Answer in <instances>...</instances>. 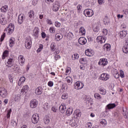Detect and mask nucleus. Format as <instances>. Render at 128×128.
Segmentation results:
<instances>
[{
  "label": "nucleus",
  "instance_id": "nucleus-1",
  "mask_svg": "<svg viewBox=\"0 0 128 128\" xmlns=\"http://www.w3.org/2000/svg\"><path fill=\"white\" fill-rule=\"evenodd\" d=\"M14 30V25L12 24H8V26L5 28L4 31L6 32L8 34H12Z\"/></svg>",
  "mask_w": 128,
  "mask_h": 128
},
{
  "label": "nucleus",
  "instance_id": "nucleus-2",
  "mask_svg": "<svg viewBox=\"0 0 128 128\" xmlns=\"http://www.w3.org/2000/svg\"><path fill=\"white\" fill-rule=\"evenodd\" d=\"M84 86V83L80 82V81H78L74 84V88L75 90H82Z\"/></svg>",
  "mask_w": 128,
  "mask_h": 128
},
{
  "label": "nucleus",
  "instance_id": "nucleus-3",
  "mask_svg": "<svg viewBox=\"0 0 128 128\" xmlns=\"http://www.w3.org/2000/svg\"><path fill=\"white\" fill-rule=\"evenodd\" d=\"M0 96H1L2 98H6V96H8V91H6V90L4 87H2L0 88Z\"/></svg>",
  "mask_w": 128,
  "mask_h": 128
},
{
  "label": "nucleus",
  "instance_id": "nucleus-4",
  "mask_svg": "<svg viewBox=\"0 0 128 128\" xmlns=\"http://www.w3.org/2000/svg\"><path fill=\"white\" fill-rule=\"evenodd\" d=\"M86 14L88 18H90L94 16V10L92 9H86L84 12V14L86 16Z\"/></svg>",
  "mask_w": 128,
  "mask_h": 128
},
{
  "label": "nucleus",
  "instance_id": "nucleus-5",
  "mask_svg": "<svg viewBox=\"0 0 128 128\" xmlns=\"http://www.w3.org/2000/svg\"><path fill=\"white\" fill-rule=\"evenodd\" d=\"M38 120H40V116H38V114H34L32 116V124H38Z\"/></svg>",
  "mask_w": 128,
  "mask_h": 128
},
{
  "label": "nucleus",
  "instance_id": "nucleus-6",
  "mask_svg": "<svg viewBox=\"0 0 128 128\" xmlns=\"http://www.w3.org/2000/svg\"><path fill=\"white\" fill-rule=\"evenodd\" d=\"M7 64V66H8V68L12 67L14 70H18V67L12 66V58H9L8 60Z\"/></svg>",
  "mask_w": 128,
  "mask_h": 128
},
{
  "label": "nucleus",
  "instance_id": "nucleus-7",
  "mask_svg": "<svg viewBox=\"0 0 128 128\" xmlns=\"http://www.w3.org/2000/svg\"><path fill=\"white\" fill-rule=\"evenodd\" d=\"M38 102L36 99H33L30 102V106L32 108H36L38 106Z\"/></svg>",
  "mask_w": 128,
  "mask_h": 128
},
{
  "label": "nucleus",
  "instance_id": "nucleus-8",
  "mask_svg": "<svg viewBox=\"0 0 128 128\" xmlns=\"http://www.w3.org/2000/svg\"><path fill=\"white\" fill-rule=\"evenodd\" d=\"M32 40L27 38L25 42V46L28 50H30L32 48Z\"/></svg>",
  "mask_w": 128,
  "mask_h": 128
},
{
  "label": "nucleus",
  "instance_id": "nucleus-9",
  "mask_svg": "<svg viewBox=\"0 0 128 128\" xmlns=\"http://www.w3.org/2000/svg\"><path fill=\"white\" fill-rule=\"evenodd\" d=\"M98 64H99V66H106V64H108V60L104 58L100 59Z\"/></svg>",
  "mask_w": 128,
  "mask_h": 128
},
{
  "label": "nucleus",
  "instance_id": "nucleus-10",
  "mask_svg": "<svg viewBox=\"0 0 128 128\" xmlns=\"http://www.w3.org/2000/svg\"><path fill=\"white\" fill-rule=\"evenodd\" d=\"M116 105L114 104H108L106 108V112H108V110H112L116 108Z\"/></svg>",
  "mask_w": 128,
  "mask_h": 128
},
{
  "label": "nucleus",
  "instance_id": "nucleus-11",
  "mask_svg": "<svg viewBox=\"0 0 128 128\" xmlns=\"http://www.w3.org/2000/svg\"><path fill=\"white\" fill-rule=\"evenodd\" d=\"M28 92V85H26L24 86L23 88L21 90V94H23V96H26V92Z\"/></svg>",
  "mask_w": 128,
  "mask_h": 128
},
{
  "label": "nucleus",
  "instance_id": "nucleus-12",
  "mask_svg": "<svg viewBox=\"0 0 128 128\" xmlns=\"http://www.w3.org/2000/svg\"><path fill=\"white\" fill-rule=\"evenodd\" d=\"M24 14H20L18 17V24H22L24 22Z\"/></svg>",
  "mask_w": 128,
  "mask_h": 128
},
{
  "label": "nucleus",
  "instance_id": "nucleus-13",
  "mask_svg": "<svg viewBox=\"0 0 128 128\" xmlns=\"http://www.w3.org/2000/svg\"><path fill=\"white\" fill-rule=\"evenodd\" d=\"M78 42L80 44L84 46V44H86L87 40L85 38L80 37V38H79Z\"/></svg>",
  "mask_w": 128,
  "mask_h": 128
},
{
  "label": "nucleus",
  "instance_id": "nucleus-14",
  "mask_svg": "<svg viewBox=\"0 0 128 128\" xmlns=\"http://www.w3.org/2000/svg\"><path fill=\"white\" fill-rule=\"evenodd\" d=\"M100 78H101V80H104V82H106V80H108L110 78V75L106 73H104L101 74Z\"/></svg>",
  "mask_w": 128,
  "mask_h": 128
},
{
  "label": "nucleus",
  "instance_id": "nucleus-15",
  "mask_svg": "<svg viewBox=\"0 0 128 128\" xmlns=\"http://www.w3.org/2000/svg\"><path fill=\"white\" fill-rule=\"evenodd\" d=\"M74 118H80L82 116V112L80 110H76L74 114Z\"/></svg>",
  "mask_w": 128,
  "mask_h": 128
},
{
  "label": "nucleus",
  "instance_id": "nucleus-16",
  "mask_svg": "<svg viewBox=\"0 0 128 128\" xmlns=\"http://www.w3.org/2000/svg\"><path fill=\"white\" fill-rule=\"evenodd\" d=\"M35 93L37 96H40L42 94V86H38L35 90Z\"/></svg>",
  "mask_w": 128,
  "mask_h": 128
},
{
  "label": "nucleus",
  "instance_id": "nucleus-17",
  "mask_svg": "<svg viewBox=\"0 0 128 128\" xmlns=\"http://www.w3.org/2000/svg\"><path fill=\"white\" fill-rule=\"evenodd\" d=\"M96 40L98 42L103 44V42H105L106 38L102 36H98L96 38Z\"/></svg>",
  "mask_w": 128,
  "mask_h": 128
},
{
  "label": "nucleus",
  "instance_id": "nucleus-18",
  "mask_svg": "<svg viewBox=\"0 0 128 128\" xmlns=\"http://www.w3.org/2000/svg\"><path fill=\"white\" fill-rule=\"evenodd\" d=\"M118 36H119V38H120L122 39L124 38H126V32L124 30L120 31L118 33Z\"/></svg>",
  "mask_w": 128,
  "mask_h": 128
},
{
  "label": "nucleus",
  "instance_id": "nucleus-19",
  "mask_svg": "<svg viewBox=\"0 0 128 128\" xmlns=\"http://www.w3.org/2000/svg\"><path fill=\"white\" fill-rule=\"evenodd\" d=\"M38 32H40V29L38 28H35L33 31V36L36 38H38Z\"/></svg>",
  "mask_w": 128,
  "mask_h": 128
},
{
  "label": "nucleus",
  "instance_id": "nucleus-20",
  "mask_svg": "<svg viewBox=\"0 0 128 128\" xmlns=\"http://www.w3.org/2000/svg\"><path fill=\"white\" fill-rule=\"evenodd\" d=\"M59 110L62 114H64L65 110H66V104H62L59 108Z\"/></svg>",
  "mask_w": 128,
  "mask_h": 128
},
{
  "label": "nucleus",
  "instance_id": "nucleus-21",
  "mask_svg": "<svg viewBox=\"0 0 128 128\" xmlns=\"http://www.w3.org/2000/svg\"><path fill=\"white\" fill-rule=\"evenodd\" d=\"M60 8V4L58 3L53 4L52 10L54 12H58Z\"/></svg>",
  "mask_w": 128,
  "mask_h": 128
},
{
  "label": "nucleus",
  "instance_id": "nucleus-22",
  "mask_svg": "<svg viewBox=\"0 0 128 128\" xmlns=\"http://www.w3.org/2000/svg\"><path fill=\"white\" fill-rule=\"evenodd\" d=\"M28 17L30 18V20H32L34 18V12L32 10H30V12L28 13Z\"/></svg>",
  "mask_w": 128,
  "mask_h": 128
},
{
  "label": "nucleus",
  "instance_id": "nucleus-23",
  "mask_svg": "<svg viewBox=\"0 0 128 128\" xmlns=\"http://www.w3.org/2000/svg\"><path fill=\"white\" fill-rule=\"evenodd\" d=\"M72 112H74V109L71 108H69L67 110H66V114L68 116H70V114H72Z\"/></svg>",
  "mask_w": 128,
  "mask_h": 128
},
{
  "label": "nucleus",
  "instance_id": "nucleus-24",
  "mask_svg": "<svg viewBox=\"0 0 128 128\" xmlns=\"http://www.w3.org/2000/svg\"><path fill=\"white\" fill-rule=\"evenodd\" d=\"M103 48L104 50H106L107 52L110 50V44H105Z\"/></svg>",
  "mask_w": 128,
  "mask_h": 128
},
{
  "label": "nucleus",
  "instance_id": "nucleus-25",
  "mask_svg": "<svg viewBox=\"0 0 128 128\" xmlns=\"http://www.w3.org/2000/svg\"><path fill=\"white\" fill-rule=\"evenodd\" d=\"M8 56V50H6L3 52L2 58V60H4Z\"/></svg>",
  "mask_w": 128,
  "mask_h": 128
},
{
  "label": "nucleus",
  "instance_id": "nucleus-26",
  "mask_svg": "<svg viewBox=\"0 0 128 128\" xmlns=\"http://www.w3.org/2000/svg\"><path fill=\"white\" fill-rule=\"evenodd\" d=\"M0 22L2 26H4L6 24V22L4 20V18L2 17V16H0Z\"/></svg>",
  "mask_w": 128,
  "mask_h": 128
},
{
  "label": "nucleus",
  "instance_id": "nucleus-27",
  "mask_svg": "<svg viewBox=\"0 0 128 128\" xmlns=\"http://www.w3.org/2000/svg\"><path fill=\"white\" fill-rule=\"evenodd\" d=\"M79 32L82 34V36L86 34V30L82 26L80 27L79 30Z\"/></svg>",
  "mask_w": 128,
  "mask_h": 128
},
{
  "label": "nucleus",
  "instance_id": "nucleus-28",
  "mask_svg": "<svg viewBox=\"0 0 128 128\" xmlns=\"http://www.w3.org/2000/svg\"><path fill=\"white\" fill-rule=\"evenodd\" d=\"M8 10V6H3L0 8V10L2 12H6Z\"/></svg>",
  "mask_w": 128,
  "mask_h": 128
},
{
  "label": "nucleus",
  "instance_id": "nucleus-29",
  "mask_svg": "<svg viewBox=\"0 0 128 128\" xmlns=\"http://www.w3.org/2000/svg\"><path fill=\"white\" fill-rule=\"evenodd\" d=\"M18 60L20 62H21V64H24V62H26V60L24 58V56H22V55L18 57Z\"/></svg>",
  "mask_w": 128,
  "mask_h": 128
},
{
  "label": "nucleus",
  "instance_id": "nucleus-30",
  "mask_svg": "<svg viewBox=\"0 0 128 128\" xmlns=\"http://www.w3.org/2000/svg\"><path fill=\"white\" fill-rule=\"evenodd\" d=\"M14 40H15V39L14 38H12L10 40L9 42H10V48H12V44H14Z\"/></svg>",
  "mask_w": 128,
  "mask_h": 128
},
{
  "label": "nucleus",
  "instance_id": "nucleus-31",
  "mask_svg": "<svg viewBox=\"0 0 128 128\" xmlns=\"http://www.w3.org/2000/svg\"><path fill=\"white\" fill-rule=\"evenodd\" d=\"M85 54L88 56H92V52H90V51L89 49H88L85 51Z\"/></svg>",
  "mask_w": 128,
  "mask_h": 128
},
{
  "label": "nucleus",
  "instance_id": "nucleus-32",
  "mask_svg": "<svg viewBox=\"0 0 128 128\" xmlns=\"http://www.w3.org/2000/svg\"><path fill=\"white\" fill-rule=\"evenodd\" d=\"M50 122V117H46L44 118V124H48Z\"/></svg>",
  "mask_w": 128,
  "mask_h": 128
},
{
  "label": "nucleus",
  "instance_id": "nucleus-33",
  "mask_svg": "<svg viewBox=\"0 0 128 128\" xmlns=\"http://www.w3.org/2000/svg\"><path fill=\"white\" fill-rule=\"evenodd\" d=\"M80 56L78 54H75L74 55H72V60H78V57Z\"/></svg>",
  "mask_w": 128,
  "mask_h": 128
},
{
  "label": "nucleus",
  "instance_id": "nucleus-34",
  "mask_svg": "<svg viewBox=\"0 0 128 128\" xmlns=\"http://www.w3.org/2000/svg\"><path fill=\"white\" fill-rule=\"evenodd\" d=\"M100 124H101L103 126H106V120L105 119H102L100 122Z\"/></svg>",
  "mask_w": 128,
  "mask_h": 128
},
{
  "label": "nucleus",
  "instance_id": "nucleus-35",
  "mask_svg": "<svg viewBox=\"0 0 128 128\" xmlns=\"http://www.w3.org/2000/svg\"><path fill=\"white\" fill-rule=\"evenodd\" d=\"M55 44H56L53 42L50 45V48H51V50L52 52H54L56 50V45Z\"/></svg>",
  "mask_w": 128,
  "mask_h": 128
},
{
  "label": "nucleus",
  "instance_id": "nucleus-36",
  "mask_svg": "<svg viewBox=\"0 0 128 128\" xmlns=\"http://www.w3.org/2000/svg\"><path fill=\"white\" fill-rule=\"evenodd\" d=\"M50 108V106H48V103H46L44 104L43 106V108L45 110H48V108Z\"/></svg>",
  "mask_w": 128,
  "mask_h": 128
},
{
  "label": "nucleus",
  "instance_id": "nucleus-37",
  "mask_svg": "<svg viewBox=\"0 0 128 128\" xmlns=\"http://www.w3.org/2000/svg\"><path fill=\"white\" fill-rule=\"evenodd\" d=\"M123 114H124V118H128V111L126 110H124L123 109Z\"/></svg>",
  "mask_w": 128,
  "mask_h": 128
},
{
  "label": "nucleus",
  "instance_id": "nucleus-38",
  "mask_svg": "<svg viewBox=\"0 0 128 128\" xmlns=\"http://www.w3.org/2000/svg\"><path fill=\"white\" fill-rule=\"evenodd\" d=\"M122 52H124V54H128V48L124 46V47L122 48Z\"/></svg>",
  "mask_w": 128,
  "mask_h": 128
},
{
  "label": "nucleus",
  "instance_id": "nucleus-39",
  "mask_svg": "<svg viewBox=\"0 0 128 128\" xmlns=\"http://www.w3.org/2000/svg\"><path fill=\"white\" fill-rule=\"evenodd\" d=\"M11 124L12 126H18V122L14 120H11Z\"/></svg>",
  "mask_w": 128,
  "mask_h": 128
},
{
  "label": "nucleus",
  "instance_id": "nucleus-40",
  "mask_svg": "<svg viewBox=\"0 0 128 128\" xmlns=\"http://www.w3.org/2000/svg\"><path fill=\"white\" fill-rule=\"evenodd\" d=\"M94 97L95 98H97V100H100V94L98 93H96L94 94Z\"/></svg>",
  "mask_w": 128,
  "mask_h": 128
},
{
  "label": "nucleus",
  "instance_id": "nucleus-41",
  "mask_svg": "<svg viewBox=\"0 0 128 128\" xmlns=\"http://www.w3.org/2000/svg\"><path fill=\"white\" fill-rule=\"evenodd\" d=\"M12 112V109H10L8 110V113L6 114L7 118H10V114Z\"/></svg>",
  "mask_w": 128,
  "mask_h": 128
},
{
  "label": "nucleus",
  "instance_id": "nucleus-42",
  "mask_svg": "<svg viewBox=\"0 0 128 128\" xmlns=\"http://www.w3.org/2000/svg\"><path fill=\"white\" fill-rule=\"evenodd\" d=\"M68 98V94H64L62 96V100H66V98Z\"/></svg>",
  "mask_w": 128,
  "mask_h": 128
},
{
  "label": "nucleus",
  "instance_id": "nucleus-43",
  "mask_svg": "<svg viewBox=\"0 0 128 128\" xmlns=\"http://www.w3.org/2000/svg\"><path fill=\"white\" fill-rule=\"evenodd\" d=\"M120 74L122 78H124V71H122V70H120Z\"/></svg>",
  "mask_w": 128,
  "mask_h": 128
},
{
  "label": "nucleus",
  "instance_id": "nucleus-44",
  "mask_svg": "<svg viewBox=\"0 0 128 128\" xmlns=\"http://www.w3.org/2000/svg\"><path fill=\"white\" fill-rule=\"evenodd\" d=\"M100 94H106V92L104 89H100Z\"/></svg>",
  "mask_w": 128,
  "mask_h": 128
},
{
  "label": "nucleus",
  "instance_id": "nucleus-45",
  "mask_svg": "<svg viewBox=\"0 0 128 128\" xmlns=\"http://www.w3.org/2000/svg\"><path fill=\"white\" fill-rule=\"evenodd\" d=\"M14 100L18 102V100H20V96L16 95Z\"/></svg>",
  "mask_w": 128,
  "mask_h": 128
},
{
  "label": "nucleus",
  "instance_id": "nucleus-46",
  "mask_svg": "<svg viewBox=\"0 0 128 128\" xmlns=\"http://www.w3.org/2000/svg\"><path fill=\"white\" fill-rule=\"evenodd\" d=\"M86 59L84 58H81L80 60V62L82 64H84L85 62H86Z\"/></svg>",
  "mask_w": 128,
  "mask_h": 128
},
{
  "label": "nucleus",
  "instance_id": "nucleus-47",
  "mask_svg": "<svg viewBox=\"0 0 128 128\" xmlns=\"http://www.w3.org/2000/svg\"><path fill=\"white\" fill-rule=\"evenodd\" d=\"M4 38H6V33H4L0 38V42H4Z\"/></svg>",
  "mask_w": 128,
  "mask_h": 128
},
{
  "label": "nucleus",
  "instance_id": "nucleus-48",
  "mask_svg": "<svg viewBox=\"0 0 128 128\" xmlns=\"http://www.w3.org/2000/svg\"><path fill=\"white\" fill-rule=\"evenodd\" d=\"M56 37L57 38L62 40V35L60 34H56Z\"/></svg>",
  "mask_w": 128,
  "mask_h": 128
},
{
  "label": "nucleus",
  "instance_id": "nucleus-49",
  "mask_svg": "<svg viewBox=\"0 0 128 128\" xmlns=\"http://www.w3.org/2000/svg\"><path fill=\"white\" fill-rule=\"evenodd\" d=\"M50 32L52 34H54V32H56V30H54V27H52L50 28Z\"/></svg>",
  "mask_w": 128,
  "mask_h": 128
},
{
  "label": "nucleus",
  "instance_id": "nucleus-50",
  "mask_svg": "<svg viewBox=\"0 0 128 128\" xmlns=\"http://www.w3.org/2000/svg\"><path fill=\"white\" fill-rule=\"evenodd\" d=\"M48 86L52 88V86H54V82H52V81H50L48 82Z\"/></svg>",
  "mask_w": 128,
  "mask_h": 128
},
{
  "label": "nucleus",
  "instance_id": "nucleus-51",
  "mask_svg": "<svg viewBox=\"0 0 128 128\" xmlns=\"http://www.w3.org/2000/svg\"><path fill=\"white\" fill-rule=\"evenodd\" d=\"M67 36L68 37L70 36V38H74V34H72V32H69Z\"/></svg>",
  "mask_w": 128,
  "mask_h": 128
},
{
  "label": "nucleus",
  "instance_id": "nucleus-52",
  "mask_svg": "<svg viewBox=\"0 0 128 128\" xmlns=\"http://www.w3.org/2000/svg\"><path fill=\"white\" fill-rule=\"evenodd\" d=\"M93 30L95 32H98V30H100V28H98V26H96L94 28H93Z\"/></svg>",
  "mask_w": 128,
  "mask_h": 128
},
{
  "label": "nucleus",
  "instance_id": "nucleus-53",
  "mask_svg": "<svg viewBox=\"0 0 128 128\" xmlns=\"http://www.w3.org/2000/svg\"><path fill=\"white\" fill-rule=\"evenodd\" d=\"M102 32L104 36H106L108 32V30L106 29H103Z\"/></svg>",
  "mask_w": 128,
  "mask_h": 128
},
{
  "label": "nucleus",
  "instance_id": "nucleus-54",
  "mask_svg": "<svg viewBox=\"0 0 128 128\" xmlns=\"http://www.w3.org/2000/svg\"><path fill=\"white\" fill-rule=\"evenodd\" d=\"M71 126H72V128H76V126H78V124H76V122H73L72 124H70Z\"/></svg>",
  "mask_w": 128,
  "mask_h": 128
},
{
  "label": "nucleus",
  "instance_id": "nucleus-55",
  "mask_svg": "<svg viewBox=\"0 0 128 128\" xmlns=\"http://www.w3.org/2000/svg\"><path fill=\"white\" fill-rule=\"evenodd\" d=\"M19 80L22 82H26V78L24 77H21Z\"/></svg>",
  "mask_w": 128,
  "mask_h": 128
},
{
  "label": "nucleus",
  "instance_id": "nucleus-56",
  "mask_svg": "<svg viewBox=\"0 0 128 128\" xmlns=\"http://www.w3.org/2000/svg\"><path fill=\"white\" fill-rule=\"evenodd\" d=\"M38 4V0H33L32 2V4L33 6H36Z\"/></svg>",
  "mask_w": 128,
  "mask_h": 128
},
{
  "label": "nucleus",
  "instance_id": "nucleus-57",
  "mask_svg": "<svg viewBox=\"0 0 128 128\" xmlns=\"http://www.w3.org/2000/svg\"><path fill=\"white\" fill-rule=\"evenodd\" d=\"M88 128H91L92 126V124L90 122H88L87 123Z\"/></svg>",
  "mask_w": 128,
  "mask_h": 128
},
{
  "label": "nucleus",
  "instance_id": "nucleus-58",
  "mask_svg": "<svg viewBox=\"0 0 128 128\" xmlns=\"http://www.w3.org/2000/svg\"><path fill=\"white\" fill-rule=\"evenodd\" d=\"M46 22L48 24H52V22L50 19H47Z\"/></svg>",
  "mask_w": 128,
  "mask_h": 128
},
{
  "label": "nucleus",
  "instance_id": "nucleus-59",
  "mask_svg": "<svg viewBox=\"0 0 128 128\" xmlns=\"http://www.w3.org/2000/svg\"><path fill=\"white\" fill-rule=\"evenodd\" d=\"M55 26L57 28H60V23L59 22H55Z\"/></svg>",
  "mask_w": 128,
  "mask_h": 128
},
{
  "label": "nucleus",
  "instance_id": "nucleus-60",
  "mask_svg": "<svg viewBox=\"0 0 128 128\" xmlns=\"http://www.w3.org/2000/svg\"><path fill=\"white\" fill-rule=\"evenodd\" d=\"M42 38H45L46 36V34L44 32H42Z\"/></svg>",
  "mask_w": 128,
  "mask_h": 128
},
{
  "label": "nucleus",
  "instance_id": "nucleus-61",
  "mask_svg": "<svg viewBox=\"0 0 128 128\" xmlns=\"http://www.w3.org/2000/svg\"><path fill=\"white\" fill-rule=\"evenodd\" d=\"M119 76H120V74H118V72H116V76H114V77L115 78H118Z\"/></svg>",
  "mask_w": 128,
  "mask_h": 128
},
{
  "label": "nucleus",
  "instance_id": "nucleus-62",
  "mask_svg": "<svg viewBox=\"0 0 128 128\" xmlns=\"http://www.w3.org/2000/svg\"><path fill=\"white\" fill-rule=\"evenodd\" d=\"M82 6H81L80 4H78L77 6V8H78V10H82Z\"/></svg>",
  "mask_w": 128,
  "mask_h": 128
},
{
  "label": "nucleus",
  "instance_id": "nucleus-63",
  "mask_svg": "<svg viewBox=\"0 0 128 128\" xmlns=\"http://www.w3.org/2000/svg\"><path fill=\"white\" fill-rule=\"evenodd\" d=\"M58 58H60V56L58 55H56L54 56V58H55L56 60H58Z\"/></svg>",
  "mask_w": 128,
  "mask_h": 128
},
{
  "label": "nucleus",
  "instance_id": "nucleus-64",
  "mask_svg": "<svg viewBox=\"0 0 128 128\" xmlns=\"http://www.w3.org/2000/svg\"><path fill=\"white\" fill-rule=\"evenodd\" d=\"M102 2H104L102 0H98V4H102Z\"/></svg>",
  "mask_w": 128,
  "mask_h": 128
}]
</instances>
